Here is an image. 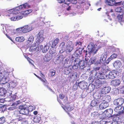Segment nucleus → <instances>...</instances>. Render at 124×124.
Here are the masks:
<instances>
[{"mask_svg":"<svg viewBox=\"0 0 124 124\" xmlns=\"http://www.w3.org/2000/svg\"><path fill=\"white\" fill-rule=\"evenodd\" d=\"M93 74L98 78L101 79H106L109 78L113 79L115 78L117 75V73L116 71H111L108 69L103 68L101 70L97 72L96 71H91Z\"/></svg>","mask_w":124,"mask_h":124,"instance_id":"f257e3e1","label":"nucleus"},{"mask_svg":"<svg viewBox=\"0 0 124 124\" xmlns=\"http://www.w3.org/2000/svg\"><path fill=\"white\" fill-rule=\"evenodd\" d=\"M101 43H100L98 46L91 42L89 43L87 47L85 52L88 53L89 54L93 55L96 54L98 50L101 47Z\"/></svg>","mask_w":124,"mask_h":124,"instance_id":"f03ea898","label":"nucleus"},{"mask_svg":"<svg viewBox=\"0 0 124 124\" xmlns=\"http://www.w3.org/2000/svg\"><path fill=\"white\" fill-rule=\"evenodd\" d=\"M30 7V5L28 4L27 3H26L15 8L9 10L8 11V13L10 14H16L19 12V11L20 10H22L24 9L28 8H29Z\"/></svg>","mask_w":124,"mask_h":124,"instance_id":"7ed1b4c3","label":"nucleus"},{"mask_svg":"<svg viewBox=\"0 0 124 124\" xmlns=\"http://www.w3.org/2000/svg\"><path fill=\"white\" fill-rule=\"evenodd\" d=\"M9 72H5L3 70H0V84H3L8 82L9 80Z\"/></svg>","mask_w":124,"mask_h":124,"instance_id":"20e7f679","label":"nucleus"},{"mask_svg":"<svg viewBox=\"0 0 124 124\" xmlns=\"http://www.w3.org/2000/svg\"><path fill=\"white\" fill-rule=\"evenodd\" d=\"M71 65V62L68 59H65L64 61V66L65 68L64 70L65 74L67 75L70 73L71 71V68H70Z\"/></svg>","mask_w":124,"mask_h":124,"instance_id":"39448f33","label":"nucleus"},{"mask_svg":"<svg viewBox=\"0 0 124 124\" xmlns=\"http://www.w3.org/2000/svg\"><path fill=\"white\" fill-rule=\"evenodd\" d=\"M36 44L39 45L43 41L44 39L43 34L42 31L39 32L36 35Z\"/></svg>","mask_w":124,"mask_h":124,"instance_id":"423d86ee","label":"nucleus"},{"mask_svg":"<svg viewBox=\"0 0 124 124\" xmlns=\"http://www.w3.org/2000/svg\"><path fill=\"white\" fill-rule=\"evenodd\" d=\"M19 108L20 109L19 112L20 114L26 115L28 114L29 110L26 105H21L19 106Z\"/></svg>","mask_w":124,"mask_h":124,"instance_id":"0eeeda50","label":"nucleus"},{"mask_svg":"<svg viewBox=\"0 0 124 124\" xmlns=\"http://www.w3.org/2000/svg\"><path fill=\"white\" fill-rule=\"evenodd\" d=\"M66 48L65 51L66 53L70 54L74 49V47L72 42L68 41L66 44Z\"/></svg>","mask_w":124,"mask_h":124,"instance_id":"6e6552de","label":"nucleus"},{"mask_svg":"<svg viewBox=\"0 0 124 124\" xmlns=\"http://www.w3.org/2000/svg\"><path fill=\"white\" fill-rule=\"evenodd\" d=\"M100 79L101 80L97 79L95 80L94 84L95 86L99 87L104 84L106 85L107 84V83L105 80Z\"/></svg>","mask_w":124,"mask_h":124,"instance_id":"1a4fd4ad","label":"nucleus"},{"mask_svg":"<svg viewBox=\"0 0 124 124\" xmlns=\"http://www.w3.org/2000/svg\"><path fill=\"white\" fill-rule=\"evenodd\" d=\"M105 3L107 5L109 6L119 5L122 4V2H116L115 0H105Z\"/></svg>","mask_w":124,"mask_h":124,"instance_id":"9d476101","label":"nucleus"},{"mask_svg":"<svg viewBox=\"0 0 124 124\" xmlns=\"http://www.w3.org/2000/svg\"><path fill=\"white\" fill-rule=\"evenodd\" d=\"M5 95L6 96L7 95V97H9L10 100L9 101H14L16 98V96L15 94H12V91L8 90L6 91V93Z\"/></svg>","mask_w":124,"mask_h":124,"instance_id":"9b49d317","label":"nucleus"},{"mask_svg":"<svg viewBox=\"0 0 124 124\" xmlns=\"http://www.w3.org/2000/svg\"><path fill=\"white\" fill-rule=\"evenodd\" d=\"M107 55V54L106 53H104L101 55L100 59L101 63L104 64L105 65L108 64L107 62V60H106Z\"/></svg>","mask_w":124,"mask_h":124,"instance_id":"f8f14e48","label":"nucleus"},{"mask_svg":"<svg viewBox=\"0 0 124 124\" xmlns=\"http://www.w3.org/2000/svg\"><path fill=\"white\" fill-rule=\"evenodd\" d=\"M83 49L81 48H79L78 49L76 50L74 52V54L72 55L71 57V59H73L74 58H76L77 57H79L80 56L82 53Z\"/></svg>","mask_w":124,"mask_h":124,"instance_id":"ddd939ff","label":"nucleus"},{"mask_svg":"<svg viewBox=\"0 0 124 124\" xmlns=\"http://www.w3.org/2000/svg\"><path fill=\"white\" fill-rule=\"evenodd\" d=\"M22 27L23 33L30 32L31 31L33 28L32 25H26Z\"/></svg>","mask_w":124,"mask_h":124,"instance_id":"4468645a","label":"nucleus"},{"mask_svg":"<svg viewBox=\"0 0 124 124\" xmlns=\"http://www.w3.org/2000/svg\"><path fill=\"white\" fill-rule=\"evenodd\" d=\"M100 93L96 92L93 94V96L94 98L97 100L98 102H101L102 101V99H103V96Z\"/></svg>","mask_w":124,"mask_h":124,"instance_id":"2eb2a0df","label":"nucleus"},{"mask_svg":"<svg viewBox=\"0 0 124 124\" xmlns=\"http://www.w3.org/2000/svg\"><path fill=\"white\" fill-rule=\"evenodd\" d=\"M78 86L81 89L83 90L86 88L88 84L85 81H82L78 83Z\"/></svg>","mask_w":124,"mask_h":124,"instance_id":"dca6fc26","label":"nucleus"},{"mask_svg":"<svg viewBox=\"0 0 124 124\" xmlns=\"http://www.w3.org/2000/svg\"><path fill=\"white\" fill-rule=\"evenodd\" d=\"M66 47V45H65V43L64 42H63L61 43L59 47L60 53H62L65 51Z\"/></svg>","mask_w":124,"mask_h":124,"instance_id":"f3484780","label":"nucleus"},{"mask_svg":"<svg viewBox=\"0 0 124 124\" xmlns=\"http://www.w3.org/2000/svg\"><path fill=\"white\" fill-rule=\"evenodd\" d=\"M113 112L112 109H109L106 110L104 112V113L107 117L109 118L112 116Z\"/></svg>","mask_w":124,"mask_h":124,"instance_id":"a211bd4d","label":"nucleus"},{"mask_svg":"<svg viewBox=\"0 0 124 124\" xmlns=\"http://www.w3.org/2000/svg\"><path fill=\"white\" fill-rule=\"evenodd\" d=\"M124 109V107L123 106H119L115 108L114 111L119 114H120L123 112Z\"/></svg>","mask_w":124,"mask_h":124,"instance_id":"6ab92c4d","label":"nucleus"},{"mask_svg":"<svg viewBox=\"0 0 124 124\" xmlns=\"http://www.w3.org/2000/svg\"><path fill=\"white\" fill-rule=\"evenodd\" d=\"M34 38L33 36H30L27 41L25 42V44L27 45H29L31 44L34 40Z\"/></svg>","mask_w":124,"mask_h":124,"instance_id":"aec40b11","label":"nucleus"},{"mask_svg":"<svg viewBox=\"0 0 124 124\" xmlns=\"http://www.w3.org/2000/svg\"><path fill=\"white\" fill-rule=\"evenodd\" d=\"M111 89V88L109 86L104 87L102 89L101 93L102 94H106L109 92Z\"/></svg>","mask_w":124,"mask_h":124,"instance_id":"412c9836","label":"nucleus"},{"mask_svg":"<svg viewBox=\"0 0 124 124\" xmlns=\"http://www.w3.org/2000/svg\"><path fill=\"white\" fill-rule=\"evenodd\" d=\"M102 99V101L105 102V103H108L111 100V97L109 95H106L103 96Z\"/></svg>","mask_w":124,"mask_h":124,"instance_id":"4be33fe9","label":"nucleus"},{"mask_svg":"<svg viewBox=\"0 0 124 124\" xmlns=\"http://www.w3.org/2000/svg\"><path fill=\"white\" fill-rule=\"evenodd\" d=\"M18 121H21L22 124H28V118H22L21 117H19L18 118Z\"/></svg>","mask_w":124,"mask_h":124,"instance_id":"5701e85b","label":"nucleus"},{"mask_svg":"<svg viewBox=\"0 0 124 124\" xmlns=\"http://www.w3.org/2000/svg\"><path fill=\"white\" fill-rule=\"evenodd\" d=\"M39 45L35 43V44H32L29 48V50L30 52H32L34 51H37V47Z\"/></svg>","mask_w":124,"mask_h":124,"instance_id":"b1692460","label":"nucleus"},{"mask_svg":"<svg viewBox=\"0 0 124 124\" xmlns=\"http://www.w3.org/2000/svg\"><path fill=\"white\" fill-rule=\"evenodd\" d=\"M122 64L121 62L119 60L116 61L113 63V66L114 67L117 69L121 66Z\"/></svg>","mask_w":124,"mask_h":124,"instance_id":"393cba45","label":"nucleus"},{"mask_svg":"<svg viewBox=\"0 0 124 124\" xmlns=\"http://www.w3.org/2000/svg\"><path fill=\"white\" fill-rule=\"evenodd\" d=\"M120 82V81L119 79H115L112 80L111 84L114 86H116L119 85Z\"/></svg>","mask_w":124,"mask_h":124,"instance_id":"a878e982","label":"nucleus"},{"mask_svg":"<svg viewBox=\"0 0 124 124\" xmlns=\"http://www.w3.org/2000/svg\"><path fill=\"white\" fill-rule=\"evenodd\" d=\"M108 106V103L103 101L99 105V107L101 109H103L106 108Z\"/></svg>","mask_w":124,"mask_h":124,"instance_id":"bb28decb","label":"nucleus"},{"mask_svg":"<svg viewBox=\"0 0 124 124\" xmlns=\"http://www.w3.org/2000/svg\"><path fill=\"white\" fill-rule=\"evenodd\" d=\"M19 101H17L13 103L11 105V107L8 108V109L10 110H13L15 109L16 108V106L19 103Z\"/></svg>","mask_w":124,"mask_h":124,"instance_id":"cd10ccee","label":"nucleus"},{"mask_svg":"<svg viewBox=\"0 0 124 124\" xmlns=\"http://www.w3.org/2000/svg\"><path fill=\"white\" fill-rule=\"evenodd\" d=\"M39 78L44 83V85L46 86L51 91L52 90V89L48 86V83L47 82L46 79L45 78Z\"/></svg>","mask_w":124,"mask_h":124,"instance_id":"c85d7f7f","label":"nucleus"},{"mask_svg":"<svg viewBox=\"0 0 124 124\" xmlns=\"http://www.w3.org/2000/svg\"><path fill=\"white\" fill-rule=\"evenodd\" d=\"M117 56V55L115 54H113L109 57L107 60V62L108 63L111 60L116 58Z\"/></svg>","mask_w":124,"mask_h":124,"instance_id":"c756f323","label":"nucleus"},{"mask_svg":"<svg viewBox=\"0 0 124 124\" xmlns=\"http://www.w3.org/2000/svg\"><path fill=\"white\" fill-rule=\"evenodd\" d=\"M50 46V44L49 43H48L46 45L43 49L42 50L43 53H46L49 49Z\"/></svg>","mask_w":124,"mask_h":124,"instance_id":"7c9ffc66","label":"nucleus"},{"mask_svg":"<svg viewBox=\"0 0 124 124\" xmlns=\"http://www.w3.org/2000/svg\"><path fill=\"white\" fill-rule=\"evenodd\" d=\"M9 83L10 87L13 88L15 87L18 84L16 80L11 81Z\"/></svg>","mask_w":124,"mask_h":124,"instance_id":"2f4dec72","label":"nucleus"},{"mask_svg":"<svg viewBox=\"0 0 124 124\" xmlns=\"http://www.w3.org/2000/svg\"><path fill=\"white\" fill-rule=\"evenodd\" d=\"M117 18L118 22H120L121 25H123V20L124 18V16L122 15H118L117 16Z\"/></svg>","mask_w":124,"mask_h":124,"instance_id":"473e14b6","label":"nucleus"},{"mask_svg":"<svg viewBox=\"0 0 124 124\" xmlns=\"http://www.w3.org/2000/svg\"><path fill=\"white\" fill-rule=\"evenodd\" d=\"M59 41V39L58 38L56 39L53 41L51 47L53 48L57 44Z\"/></svg>","mask_w":124,"mask_h":124,"instance_id":"72a5a7b5","label":"nucleus"},{"mask_svg":"<svg viewBox=\"0 0 124 124\" xmlns=\"http://www.w3.org/2000/svg\"><path fill=\"white\" fill-rule=\"evenodd\" d=\"M32 11V10L31 9H28L26 10L25 11L22 12L21 13V14L23 15L24 16H26L27 15L29 14Z\"/></svg>","mask_w":124,"mask_h":124,"instance_id":"f704fd0d","label":"nucleus"},{"mask_svg":"<svg viewBox=\"0 0 124 124\" xmlns=\"http://www.w3.org/2000/svg\"><path fill=\"white\" fill-rule=\"evenodd\" d=\"M85 62L81 60L79 64V68L81 69H83L85 67Z\"/></svg>","mask_w":124,"mask_h":124,"instance_id":"c9c22d12","label":"nucleus"},{"mask_svg":"<svg viewBox=\"0 0 124 124\" xmlns=\"http://www.w3.org/2000/svg\"><path fill=\"white\" fill-rule=\"evenodd\" d=\"M73 60H72L71 59V58L70 59V60H71L72 61V62L73 61V60H74V59H75V60H74V64H76L77 65H79V64L80 63V62L81 61L79 59V58H73Z\"/></svg>","mask_w":124,"mask_h":124,"instance_id":"e433bc0d","label":"nucleus"},{"mask_svg":"<svg viewBox=\"0 0 124 124\" xmlns=\"http://www.w3.org/2000/svg\"><path fill=\"white\" fill-rule=\"evenodd\" d=\"M41 119V118L39 116H36L33 117V120L35 123H38L40 121Z\"/></svg>","mask_w":124,"mask_h":124,"instance_id":"4c0bfd02","label":"nucleus"},{"mask_svg":"<svg viewBox=\"0 0 124 124\" xmlns=\"http://www.w3.org/2000/svg\"><path fill=\"white\" fill-rule=\"evenodd\" d=\"M15 40L17 42H20L23 41L25 40V39L23 36H19L16 37Z\"/></svg>","mask_w":124,"mask_h":124,"instance_id":"58836bf2","label":"nucleus"},{"mask_svg":"<svg viewBox=\"0 0 124 124\" xmlns=\"http://www.w3.org/2000/svg\"><path fill=\"white\" fill-rule=\"evenodd\" d=\"M13 34H16V32H17L18 33H20L21 32L23 33L22 27H21L17 28L16 30H13Z\"/></svg>","mask_w":124,"mask_h":124,"instance_id":"ea45409f","label":"nucleus"},{"mask_svg":"<svg viewBox=\"0 0 124 124\" xmlns=\"http://www.w3.org/2000/svg\"><path fill=\"white\" fill-rule=\"evenodd\" d=\"M6 93V91L3 88H2L0 89V95L1 96H4L5 95Z\"/></svg>","mask_w":124,"mask_h":124,"instance_id":"a19ab883","label":"nucleus"},{"mask_svg":"<svg viewBox=\"0 0 124 124\" xmlns=\"http://www.w3.org/2000/svg\"><path fill=\"white\" fill-rule=\"evenodd\" d=\"M100 102H98L97 100L95 99L92 101L91 103V106L93 107L94 106L100 103Z\"/></svg>","mask_w":124,"mask_h":124,"instance_id":"79ce46f5","label":"nucleus"},{"mask_svg":"<svg viewBox=\"0 0 124 124\" xmlns=\"http://www.w3.org/2000/svg\"><path fill=\"white\" fill-rule=\"evenodd\" d=\"M51 58L50 57L49 55L47 54L46 55L43 57V60L45 62H48L50 59Z\"/></svg>","mask_w":124,"mask_h":124,"instance_id":"37998d69","label":"nucleus"},{"mask_svg":"<svg viewBox=\"0 0 124 124\" xmlns=\"http://www.w3.org/2000/svg\"><path fill=\"white\" fill-rule=\"evenodd\" d=\"M63 57L62 55H61L57 58L56 59V62L57 63L61 62V61L63 60Z\"/></svg>","mask_w":124,"mask_h":124,"instance_id":"c03bdc74","label":"nucleus"},{"mask_svg":"<svg viewBox=\"0 0 124 124\" xmlns=\"http://www.w3.org/2000/svg\"><path fill=\"white\" fill-rule=\"evenodd\" d=\"M123 7H118L115 9V10L116 12H121L123 11Z\"/></svg>","mask_w":124,"mask_h":124,"instance_id":"a18cd8bd","label":"nucleus"},{"mask_svg":"<svg viewBox=\"0 0 124 124\" xmlns=\"http://www.w3.org/2000/svg\"><path fill=\"white\" fill-rule=\"evenodd\" d=\"M96 61V58L95 57H93L90 59L89 62L91 64L94 63Z\"/></svg>","mask_w":124,"mask_h":124,"instance_id":"49530a36","label":"nucleus"},{"mask_svg":"<svg viewBox=\"0 0 124 124\" xmlns=\"http://www.w3.org/2000/svg\"><path fill=\"white\" fill-rule=\"evenodd\" d=\"M119 92V90L117 88H114V91L112 92V94L114 95H116L118 94Z\"/></svg>","mask_w":124,"mask_h":124,"instance_id":"de8ad7c7","label":"nucleus"},{"mask_svg":"<svg viewBox=\"0 0 124 124\" xmlns=\"http://www.w3.org/2000/svg\"><path fill=\"white\" fill-rule=\"evenodd\" d=\"M119 106H121L124 103V100L123 98L118 99Z\"/></svg>","mask_w":124,"mask_h":124,"instance_id":"09e8293b","label":"nucleus"},{"mask_svg":"<svg viewBox=\"0 0 124 124\" xmlns=\"http://www.w3.org/2000/svg\"><path fill=\"white\" fill-rule=\"evenodd\" d=\"M55 71L53 69L50 70H49V74L51 76H54L55 74Z\"/></svg>","mask_w":124,"mask_h":124,"instance_id":"8fccbe9b","label":"nucleus"},{"mask_svg":"<svg viewBox=\"0 0 124 124\" xmlns=\"http://www.w3.org/2000/svg\"><path fill=\"white\" fill-rule=\"evenodd\" d=\"M42 0H28V2L31 3L39 2Z\"/></svg>","mask_w":124,"mask_h":124,"instance_id":"3c124183","label":"nucleus"},{"mask_svg":"<svg viewBox=\"0 0 124 124\" xmlns=\"http://www.w3.org/2000/svg\"><path fill=\"white\" fill-rule=\"evenodd\" d=\"M8 82H6V83H5L3 84V86L4 87L7 88H9V87H10L9 83Z\"/></svg>","mask_w":124,"mask_h":124,"instance_id":"603ef678","label":"nucleus"},{"mask_svg":"<svg viewBox=\"0 0 124 124\" xmlns=\"http://www.w3.org/2000/svg\"><path fill=\"white\" fill-rule=\"evenodd\" d=\"M5 119L4 117L0 118V124H2L5 122Z\"/></svg>","mask_w":124,"mask_h":124,"instance_id":"864d4df0","label":"nucleus"},{"mask_svg":"<svg viewBox=\"0 0 124 124\" xmlns=\"http://www.w3.org/2000/svg\"><path fill=\"white\" fill-rule=\"evenodd\" d=\"M52 49H51L49 50V52L50 54H54V55L56 54V50H54L53 48Z\"/></svg>","mask_w":124,"mask_h":124,"instance_id":"5fc2aeb1","label":"nucleus"},{"mask_svg":"<svg viewBox=\"0 0 124 124\" xmlns=\"http://www.w3.org/2000/svg\"><path fill=\"white\" fill-rule=\"evenodd\" d=\"M43 48V46L41 45H40L37 47V51H39L41 50Z\"/></svg>","mask_w":124,"mask_h":124,"instance_id":"6e6d98bb","label":"nucleus"},{"mask_svg":"<svg viewBox=\"0 0 124 124\" xmlns=\"http://www.w3.org/2000/svg\"><path fill=\"white\" fill-rule=\"evenodd\" d=\"M72 68L73 69L76 70H77L78 68H79V65L76 64H74L73 65V66L72 67Z\"/></svg>","mask_w":124,"mask_h":124,"instance_id":"4d7b16f0","label":"nucleus"},{"mask_svg":"<svg viewBox=\"0 0 124 124\" xmlns=\"http://www.w3.org/2000/svg\"><path fill=\"white\" fill-rule=\"evenodd\" d=\"M73 76V81H75L76 79L77 76V73H74L73 75H72V77H71V78H73L72 77Z\"/></svg>","mask_w":124,"mask_h":124,"instance_id":"13d9d810","label":"nucleus"},{"mask_svg":"<svg viewBox=\"0 0 124 124\" xmlns=\"http://www.w3.org/2000/svg\"><path fill=\"white\" fill-rule=\"evenodd\" d=\"M16 16L17 21L20 20L23 18V16L21 15H18Z\"/></svg>","mask_w":124,"mask_h":124,"instance_id":"bf43d9fd","label":"nucleus"},{"mask_svg":"<svg viewBox=\"0 0 124 124\" xmlns=\"http://www.w3.org/2000/svg\"><path fill=\"white\" fill-rule=\"evenodd\" d=\"M65 108L68 111H70L73 109V107L69 106L68 107H65Z\"/></svg>","mask_w":124,"mask_h":124,"instance_id":"052dcab7","label":"nucleus"},{"mask_svg":"<svg viewBox=\"0 0 124 124\" xmlns=\"http://www.w3.org/2000/svg\"><path fill=\"white\" fill-rule=\"evenodd\" d=\"M118 99H117L115 100L114 101V105H118L119 106L118 101Z\"/></svg>","mask_w":124,"mask_h":124,"instance_id":"680f3d73","label":"nucleus"},{"mask_svg":"<svg viewBox=\"0 0 124 124\" xmlns=\"http://www.w3.org/2000/svg\"><path fill=\"white\" fill-rule=\"evenodd\" d=\"M78 83H76L74 85L73 87V90H76L77 89L78 86Z\"/></svg>","mask_w":124,"mask_h":124,"instance_id":"e2e57ef3","label":"nucleus"},{"mask_svg":"<svg viewBox=\"0 0 124 124\" xmlns=\"http://www.w3.org/2000/svg\"><path fill=\"white\" fill-rule=\"evenodd\" d=\"M68 1L71 3L74 4H76L77 3V0H69Z\"/></svg>","mask_w":124,"mask_h":124,"instance_id":"0e129e2a","label":"nucleus"},{"mask_svg":"<svg viewBox=\"0 0 124 124\" xmlns=\"http://www.w3.org/2000/svg\"><path fill=\"white\" fill-rule=\"evenodd\" d=\"M34 109V108H33V106H30L28 107V109L29 110V112L32 111Z\"/></svg>","mask_w":124,"mask_h":124,"instance_id":"69168bd1","label":"nucleus"},{"mask_svg":"<svg viewBox=\"0 0 124 124\" xmlns=\"http://www.w3.org/2000/svg\"><path fill=\"white\" fill-rule=\"evenodd\" d=\"M101 4V0H99L96 3V5L97 6L100 5Z\"/></svg>","mask_w":124,"mask_h":124,"instance_id":"338daca9","label":"nucleus"},{"mask_svg":"<svg viewBox=\"0 0 124 124\" xmlns=\"http://www.w3.org/2000/svg\"><path fill=\"white\" fill-rule=\"evenodd\" d=\"M104 119H103L101 120L100 122L101 124H106V122L104 121Z\"/></svg>","mask_w":124,"mask_h":124,"instance_id":"774afa93","label":"nucleus"}]
</instances>
